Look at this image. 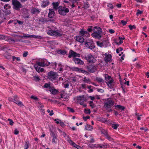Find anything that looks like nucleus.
Returning a JSON list of instances; mask_svg holds the SVG:
<instances>
[{
	"instance_id": "79ce46f5",
	"label": "nucleus",
	"mask_w": 149,
	"mask_h": 149,
	"mask_svg": "<svg viewBox=\"0 0 149 149\" xmlns=\"http://www.w3.org/2000/svg\"><path fill=\"white\" fill-rule=\"evenodd\" d=\"M58 67H59V70L60 71H62L63 70V67L64 66L62 65L61 64H59L58 65Z\"/></svg>"
},
{
	"instance_id": "a18cd8bd",
	"label": "nucleus",
	"mask_w": 149,
	"mask_h": 149,
	"mask_svg": "<svg viewBox=\"0 0 149 149\" xmlns=\"http://www.w3.org/2000/svg\"><path fill=\"white\" fill-rule=\"evenodd\" d=\"M69 86V84L68 82H65L63 84V86L65 88H68Z\"/></svg>"
},
{
	"instance_id": "423d86ee",
	"label": "nucleus",
	"mask_w": 149,
	"mask_h": 149,
	"mask_svg": "<svg viewBox=\"0 0 149 149\" xmlns=\"http://www.w3.org/2000/svg\"><path fill=\"white\" fill-rule=\"evenodd\" d=\"M20 37L22 38H33L39 39L41 38L42 37H41L38 36L30 35L29 34H23L22 36H20Z\"/></svg>"
},
{
	"instance_id": "de8ad7c7",
	"label": "nucleus",
	"mask_w": 149,
	"mask_h": 149,
	"mask_svg": "<svg viewBox=\"0 0 149 149\" xmlns=\"http://www.w3.org/2000/svg\"><path fill=\"white\" fill-rule=\"evenodd\" d=\"M29 148V143L26 142L24 146V149H28Z\"/></svg>"
},
{
	"instance_id": "c9c22d12",
	"label": "nucleus",
	"mask_w": 149,
	"mask_h": 149,
	"mask_svg": "<svg viewBox=\"0 0 149 149\" xmlns=\"http://www.w3.org/2000/svg\"><path fill=\"white\" fill-rule=\"evenodd\" d=\"M57 52L58 54H61L64 55L66 53V52L65 50H59Z\"/></svg>"
},
{
	"instance_id": "72a5a7b5",
	"label": "nucleus",
	"mask_w": 149,
	"mask_h": 149,
	"mask_svg": "<svg viewBox=\"0 0 149 149\" xmlns=\"http://www.w3.org/2000/svg\"><path fill=\"white\" fill-rule=\"evenodd\" d=\"M104 44V47H106L109 45V42L108 40L104 41L103 42Z\"/></svg>"
},
{
	"instance_id": "a878e982",
	"label": "nucleus",
	"mask_w": 149,
	"mask_h": 149,
	"mask_svg": "<svg viewBox=\"0 0 149 149\" xmlns=\"http://www.w3.org/2000/svg\"><path fill=\"white\" fill-rule=\"evenodd\" d=\"M72 70L76 71L79 72H81L82 73H84L85 72V71L79 69V68L77 67H73L72 68Z\"/></svg>"
},
{
	"instance_id": "338daca9",
	"label": "nucleus",
	"mask_w": 149,
	"mask_h": 149,
	"mask_svg": "<svg viewBox=\"0 0 149 149\" xmlns=\"http://www.w3.org/2000/svg\"><path fill=\"white\" fill-rule=\"evenodd\" d=\"M121 23L123 26L127 24V22L125 21L124 20H122L121 21Z\"/></svg>"
},
{
	"instance_id": "473e14b6",
	"label": "nucleus",
	"mask_w": 149,
	"mask_h": 149,
	"mask_svg": "<svg viewBox=\"0 0 149 149\" xmlns=\"http://www.w3.org/2000/svg\"><path fill=\"white\" fill-rule=\"evenodd\" d=\"M96 43L98 46L100 47H104V44L103 43V42H102L100 41H97L96 42Z\"/></svg>"
},
{
	"instance_id": "bf43d9fd",
	"label": "nucleus",
	"mask_w": 149,
	"mask_h": 149,
	"mask_svg": "<svg viewBox=\"0 0 149 149\" xmlns=\"http://www.w3.org/2000/svg\"><path fill=\"white\" fill-rule=\"evenodd\" d=\"M67 109L68 111L72 112H74V110L73 109L70 108V107H67Z\"/></svg>"
},
{
	"instance_id": "09e8293b",
	"label": "nucleus",
	"mask_w": 149,
	"mask_h": 149,
	"mask_svg": "<svg viewBox=\"0 0 149 149\" xmlns=\"http://www.w3.org/2000/svg\"><path fill=\"white\" fill-rule=\"evenodd\" d=\"M13 58L14 61L17 60L18 61H20V58L19 57H16L15 56H13Z\"/></svg>"
},
{
	"instance_id": "37998d69",
	"label": "nucleus",
	"mask_w": 149,
	"mask_h": 149,
	"mask_svg": "<svg viewBox=\"0 0 149 149\" xmlns=\"http://www.w3.org/2000/svg\"><path fill=\"white\" fill-rule=\"evenodd\" d=\"M96 80L97 81L100 82H103L104 80L103 79L100 77H97L96 78Z\"/></svg>"
},
{
	"instance_id": "9b49d317",
	"label": "nucleus",
	"mask_w": 149,
	"mask_h": 149,
	"mask_svg": "<svg viewBox=\"0 0 149 149\" xmlns=\"http://www.w3.org/2000/svg\"><path fill=\"white\" fill-rule=\"evenodd\" d=\"M77 102L80 104L83 105V107H85L86 106V105L83 104V102L85 100V98L84 95L77 97Z\"/></svg>"
},
{
	"instance_id": "412c9836",
	"label": "nucleus",
	"mask_w": 149,
	"mask_h": 149,
	"mask_svg": "<svg viewBox=\"0 0 149 149\" xmlns=\"http://www.w3.org/2000/svg\"><path fill=\"white\" fill-rule=\"evenodd\" d=\"M60 95L61 98H63L65 100L68 99V95L64 91H61Z\"/></svg>"
},
{
	"instance_id": "58836bf2",
	"label": "nucleus",
	"mask_w": 149,
	"mask_h": 149,
	"mask_svg": "<svg viewBox=\"0 0 149 149\" xmlns=\"http://www.w3.org/2000/svg\"><path fill=\"white\" fill-rule=\"evenodd\" d=\"M112 127L114 129L116 130L119 126L117 124H112Z\"/></svg>"
},
{
	"instance_id": "69168bd1",
	"label": "nucleus",
	"mask_w": 149,
	"mask_h": 149,
	"mask_svg": "<svg viewBox=\"0 0 149 149\" xmlns=\"http://www.w3.org/2000/svg\"><path fill=\"white\" fill-rule=\"evenodd\" d=\"M34 79L36 81H38L40 80V79L38 76H35L34 77Z\"/></svg>"
},
{
	"instance_id": "4d7b16f0",
	"label": "nucleus",
	"mask_w": 149,
	"mask_h": 149,
	"mask_svg": "<svg viewBox=\"0 0 149 149\" xmlns=\"http://www.w3.org/2000/svg\"><path fill=\"white\" fill-rule=\"evenodd\" d=\"M142 11L139 10H138L137 11L136 13V15L137 16H138L139 14L142 13Z\"/></svg>"
},
{
	"instance_id": "f03ea898",
	"label": "nucleus",
	"mask_w": 149,
	"mask_h": 149,
	"mask_svg": "<svg viewBox=\"0 0 149 149\" xmlns=\"http://www.w3.org/2000/svg\"><path fill=\"white\" fill-rule=\"evenodd\" d=\"M93 32L91 34V35L93 37L96 38H98L101 37L102 29L99 27H95L93 29Z\"/></svg>"
},
{
	"instance_id": "20e7f679",
	"label": "nucleus",
	"mask_w": 149,
	"mask_h": 149,
	"mask_svg": "<svg viewBox=\"0 0 149 149\" xmlns=\"http://www.w3.org/2000/svg\"><path fill=\"white\" fill-rule=\"evenodd\" d=\"M47 34L51 36H61L62 33L58 30H51L48 31Z\"/></svg>"
},
{
	"instance_id": "f257e3e1",
	"label": "nucleus",
	"mask_w": 149,
	"mask_h": 149,
	"mask_svg": "<svg viewBox=\"0 0 149 149\" xmlns=\"http://www.w3.org/2000/svg\"><path fill=\"white\" fill-rule=\"evenodd\" d=\"M104 77L105 82L107 84L109 88L110 89H113L114 87L115 86V83L112 78L107 74H104ZM113 90H114V89H113Z\"/></svg>"
},
{
	"instance_id": "4468645a",
	"label": "nucleus",
	"mask_w": 149,
	"mask_h": 149,
	"mask_svg": "<svg viewBox=\"0 0 149 149\" xmlns=\"http://www.w3.org/2000/svg\"><path fill=\"white\" fill-rule=\"evenodd\" d=\"M68 142L72 146L76 148L77 149H82V148L80 146L77 145L72 140L70 139L68 140Z\"/></svg>"
},
{
	"instance_id": "052dcab7",
	"label": "nucleus",
	"mask_w": 149,
	"mask_h": 149,
	"mask_svg": "<svg viewBox=\"0 0 149 149\" xmlns=\"http://www.w3.org/2000/svg\"><path fill=\"white\" fill-rule=\"evenodd\" d=\"M44 87L46 88H49L50 87V85L48 84H45L44 86Z\"/></svg>"
},
{
	"instance_id": "864d4df0",
	"label": "nucleus",
	"mask_w": 149,
	"mask_h": 149,
	"mask_svg": "<svg viewBox=\"0 0 149 149\" xmlns=\"http://www.w3.org/2000/svg\"><path fill=\"white\" fill-rule=\"evenodd\" d=\"M84 32V33H85L84 36H85L86 37H89L90 36V34L87 31H86V32Z\"/></svg>"
},
{
	"instance_id": "49530a36",
	"label": "nucleus",
	"mask_w": 149,
	"mask_h": 149,
	"mask_svg": "<svg viewBox=\"0 0 149 149\" xmlns=\"http://www.w3.org/2000/svg\"><path fill=\"white\" fill-rule=\"evenodd\" d=\"M47 112L49 113V115L50 116H52L54 114L52 110L50 111L49 109H48L47 110Z\"/></svg>"
},
{
	"instance_id": "a19ab883",
	"label": "nucleus",
	"mask_w": 149,
	"mask_h": 149,
	"mask_svg": "<svg viewBox=\"0 0 149 149\" xmlns=\"http://www.w3.org/2000/svg\"><path fill=\"white\" fill-rule=\"evenodd\" d=\"M37 106L39 110H42V109H43V106L42 104L38 103L37 104Z\"/></svg>"
},
{
	"instance_id": "1a4fd4ad",
	"label": "nucleus",
	"mask_w": 149,
	"mask_h": 149,
	"mask_svg": "<svg viewBox=\"0 0 149 149\" xmlns=\"http://www.w3.org/2000/svg\"><path fill=\"white\" fill-rule=\"evenodd\" d=\"M40 64L39 61L36 62V64L34 65V67L36 71L38 72H42L44 70V69L40 67Z\"/></svg>"
},
{
	"instance_id": "f8f14e48",
	"label": "nucleus",
	"mask_w": 149,
	"mask_h": 149,
	"mask_svg": "<svg viewBox=\"0 0 149 149\" xmlns=\"http://www.w3.org/2000/svg\"><path fill=\"white\" fill-rule=\"evenodd\" d=\"M69 55L68 56L69 58H71L72 57H79L80 56V54L76 53L72 50L70 51L69 52Z\"/></svg>"
},
{
	"instance_id": "0e129e2a",
	"label": "nucleus",
	"mask_w": 149,
	"mask_h": 149,
	"mask_svg": "<svg viewBox=\"0 0 149 149\" xmlns=\"http://www.w3.org/2000/svg\"><path fill=\"white\" fill-rule=\"evenodd\" d=\"M54 121H56V123L57 124L60 123L61 122V120L58 119H55L54 120Z\"/></svg>"
},
{
	"instance_id": "e2e57ef3",
	"label": "nucleus",
	"mask_w": 149,
	"mask_h": 149,
	"mask_svg": "<svg viewBox=\"0 0 149 149\" xmlns=\"http://www.w3.org/2000/svg\"><path fill=\"white\" fill-rule=\"evenodd\" d=\"M89 104L90 105V106L92 108H93L94 107V104H93V101H90L89 102Z\"/></svg>"
},
{
	"instance_id": "cd10ccee",
	"label": "nucleus",
	"mask_w": 149,
	"mask_h": 149,
	"mask_svg": "<svg viewBox=\"0 0 149 149\" xmlns=\"http://www.w3.org/2000/svg\"><path fill=\"white\" fill-rule=\"evenodd\" d=\"M49 91L53 95H55L58 92V91L54 88H51Z\"/></svg>"
},
{
	"instance_id": "13d9d810",
	"label": "nucleus",
	"mask_w": 149,
	"mask_h": 149,
	"mask_svg": "<svg viewBox=\"0 0 149 149\" xmlns=\"http://www.w3.org/2000/svg\"><path fill=\"white\" fill-rule=\"evenodd\" d=\"M135 115L136 116H137V118L138 119V120H141V117H140V116H141V115H140V116H139L138 115V114L137 113H135Z\"/></svg>"
},
{
	"instance_id": "f704fd0d",
	"label": "nucleus",
	"mask_w": 149,
	"mask_h": 149,
	"mask_svg": "<svg viewBox=\"0 0 149 149\" xmlns=\"http://www.w3.org/2000/svg\"><path fill=\"white\" fill-rule=\"evenodd\" d=\"M88 88L89 89L88 91L90 93L92 92L94 88V87H93L91 86H88Z\"/></svg>"
},
{
	"instance_id": "5fc2aeb1",
	"label": "nucleus",
	"mask_w": 149,
	"mask_h": 149,
	"mask_svg": "<svg viewBox=\"0 0 149 149\" xmlns=\"http://www.w3.org/2000/svg\"><path fill=\"white\" fill-rule=\"evenodd\" d=\"M8 121H9V124L10 125H13L14 122L12 120L10 119H8Z\"/></svg>"
},
{
	"instance_id": "3c124183",
	"label": "nucleus",
	"mask_w": 149,
	"mask_h": 149,
	"mask_svg": "<svg viewBox=\"0 0 149 149\" xmlns=\"http://www.w3.org/2000/svg\"><path fill=\"white\" fill-rule=\"evenodd\" d=\"M84 112L86 114H89L90 113L91 111L89 109H85L84 110Z\"/></svg>"
},
{
	"instance_id": "603ef678",
	"label": "nucleus",
	"mask_w": 149,
	"mask_h": 149,
	"mask_svg": "<svg viewBox=\"0 0 149 149\" xmlns=\"http://www.w3.org/2000/svg\"><path fill=\"white\" fill-rule=\"evenodd\" d=\"M84 32H86V31L81 30L80 32V34L82 36H84L85 33H84Z\"/></svg>"
},
{
	"instance_id": "ddd939ff",
	"label": "nucleus",
	"mask_w": 149,
	"mask_h": 149,
	"mask_svg": "<svg viewBox=\"0 0 149 149\" xmlns=\"http://www.w3.org/2000/svg\"><path fill=\"white\" fill-rule=\"evenodd\" d=\"M125 38L124 37H119V38L114 39V41L116 44L119 45L123 42V40Z\"/></svg>"
},
{
	"instance_id": "39448f33",
	"label": "nucleus",
	"mask_w": 149,
	"mask_h": 149,
	"mask_svg": "<svg viewBox=\"0 0 149 149\" xmlns=\"http://www.w3.org/2000/svg\"><path fill=\"white\" fill-rule=\"evenodd\" d=\"M58 10L59 14L63 15H66V13L69 12V11L68 8L61 6L58 8Z\"/></svg>"
},
{
	"instance_id": "4be33fe9",
	"label": "nucleus",
	"mask_w": 149,
	"mask_h": 149,
	"mask_svg": "<svg viewBox=\"0 0 149 149\" xmlns=\"http://www.w3.org/2000/svg\"><path fill=\"white\" fill-rule=\"evenodd\" d=\"M88 70L91 72H93L95 71L96 70V68L95 66L91 65L88 67Z\"/></svg>"
},
{
	"instance_id": "774afa93",
	"label": "nucleus",
	"mask_w": 149,
	"mask_h": 149,
	"mask_svg": "<svg viewBox=\"0 0 149 149\" xmlns=\"http://www.w3.org/2000/svg\"><path fill=\"white\" fill-rule=\"evenodd\" d=\"M28 55V52H25L23 54L24 57H26Z\"/></svg>"
},
{
	"instance_id": "b1692460",
	"label": "nucleus",
	"mask_w": 149,
	"mask_h": 149,
	"mask_svg": "<svg viewBox=\"0 0 149 149\" xmlns=\"http://www.w3.org/2000/svg\"><path fill=\"white\" fill-rule=\"evenodd\" d=\"M54 14L55 13L53 9H49V12L48 15V16L50 18L53 17L54 16Z\"/></svg>"
},
{
	"instance_id": "f3484780",
	"label": "nucleus",
	"mask_w": 149,
	"mask_h": 149,
	"mask_svg": "<svg viewBox=\"0 0 149 149\" xmlns=\"http://www.w3.org/2000/svg\"><path fill=\"white\" fill-rule=\"evenodd\" d=\"M104 55V60L106 62H108L111 60V56L110 54L106 53Z\"/></svg>"
},
{
	"instance_id": "e433bc0d",
	"label": "nucleus",
	"mask_w": 149,
	"mask_h": 149,
	"mask_svg": "<svg viewBox=\"0 0 149 149\" xmlns=\"http://www.w3.org/2000/svg\"><path fill=\"white\" fill-rule=\"evenodd\" d=\"M83 81L86 83H90V81L88 78L84 77L83 79Z\"/></svg>"
},
{
	"instance_id": "0eeeda50",
	"label": "nucleus",
	"mask_w": 149,
	"mask_h": 149,
	"mask_svg": "<svg viewBox=\"0 0 149 149\" xmlns=\"http://www.w3.org/2000/svg\"><path fill=\"white\" fill-rule=\"evenodd\" d=\"M86 59L90 63H95L96 59L90 54H88L86 56Z\"/></svg>"
},
{
	"instance_id": "7c9ffc66",
	"label": "nucleus",
	"mask_w": 149,
	"mask_h": 149,
	"mask_svg": "<svg viewBox=\"0 0 149 149\" xmlns=\"http://www.w3.org/2000/svg\"><path fill=\"white\" fill-rule=\"evenodd\" d=\"M14 102H15V103L16 104H17V105L19 106H23V104L21 102L16 100L15 99H14Z\"/></svg>"
},
{
	"instance_id": "ea45409f",
	"label": "nucleus",
	"mask_w": 149,
	"mask_h": 149,
	"mask_svg": "<svg viewBox=\"0 0 149 149\" xmlns=\"http://www.w3.org/2000/svg\"><path fill=\"white\" fill-rule=\"evenodd\" d=\"M53 138L52 139V142L53 143H56L57 142V138L54 134H53Z\"/></svg>"
},
{
	"instance_id": "7ed1b4c3",
	"label": "nucleus",
	"mask_w": 149,
	"mask_h": 149,
	"mask_svg": "<svg viewBox=\"0 0 149 149\" xmlns=\"http://www.w3.org/2000/svg\"><path fill=\"white\" fill-rule=\"evenodd\" d=\"M47 76L50 80L53 81L57 79L58 75L56 72L51 71L48 73Z\"/></svg>"
},
{
	"instance_id": "2eb2a0df",
	"label": "nucleus",
	"mask_w": 149,
	"mask_h": 149,
	"mask_svg": "<svg viewBox=\"0 0 149 149\" xmlns=\"http://www.w3.org/2000/svg\"><path fill=\"white\" fill-rule=\"evenodd\" d=\"M40 65L42 67H44L45 65H48L50 64L49 62H48L46 59H43L41 60V61H39Z\"/></svg>"
},
{
	"instance_id": "6ab92c4d",
	"label": "nucleus",
	"mask_w": 149,
	"mask_h": 149,
	"mask_svg": "<svg viewBox=\"0 0 149 149\" xmlns=\"http://www.w3.org/2000/svg\"><path fill=\"white\" fill-rule=\"evenodd\" d=\"M50 0H43L42 1L41 6L42 8H45L49 4Z\"/></svg>"
},
{
	"instance_id": "c756f323",
	"label": "nucleus",
	"mask_w": 149,
	"mask_h": 149,
	"mask_svg": "<svg viewBox=\"0 0 149 149\" xmlns=\"http://www.w3.org/2000/svg\"><path fill=\"white\" fill-rule=\"evenodd\" d=\"M104 135L106 136V138L109 141H113V139L108 134H107L106 132L104 133Z\"/></svg>"
},
{
	"instance_id": "393cba45",
	"label": "nucleus",
	"mask_w": 149,
	"mask_h": 149,
	"mask_svg": "<svg viewBox=\"0 0 149 149\" xmlns=\"http://www.w3.org/2000/svg\"><path fill=\"white\" fill-rule=\"evenodd\" d=\"M31 13L34 14H37L38 13L40 12V10L39 9L35 8H33L31 10Z\"/></svg>"
},
{
	"instance_id": "dca6fc26",
	"label": "nucleus",
	"mask_w": 149,
	"mask_h": 149,
	"mask_svg": "<svg viewBox=\"0 0 149 149\" xmlns=\"http://www.w3.org/2000/svg\"><path fill=\"white\" fill-rule=\"evenodd\" d=\"M113 104V102L111 100H109L105 103L104 104V106L106 107L110 108L112 107Z\"/></svg>"
},
{
	"instance_id": "4c0bfd02",
	"label": "nucleus",
	"mask_w": 149,
	"mask_h": 149,
	"mask_svg": "<svg viewBox=\"0 0 149 149\" xmlns=\"http://www.w3.org/2000/svg\"><path fill=\"white\" fill-rule=\"evenodd\" d=\"M115 107L117 108H118L119 109L123 110L124 109V107L120 105H117L115 106Z\"/></svg>"
},
{
	"instance_id": "aec40b11",
	"label": "nucleus",
	"mask_w": 149,
	"mask_h": 149,
	"mask_svg": "<svg viewBox=\"0 0 149 149\" xmlns=\"http://www.w3.org/2000/svg\"><path fill=\"white\" fill-rule=\"evenodd\" d=\"M73 60L75 62V63L76 64H79L81 65H83L84 64V62L83 61H82L79 58H74L73 59Z\"/></svg>"
},
{
	"instance_id": "c85d7f7f",
	"label": "nucleus",
	"mask_w": 149,
	"mask_h": 149,
	"mask_svg": "<svg viewBox=\"0 0 149 149\" xmlns=\"http://www.w3.org/2000/svg\"><path fill=\"white\" fill-rule=\"evenodd\" d=\"M93 128V127L90 125H87L85 126V129L87 130L91 131Z\"/></svg>"
},
{
	"instance_id": "6e6552de",
	"label": "nucleus",
	"mask_w": 149,
	"mask_h": 149,
	"mask_svg": "<svg viewBox=\"0 0 149 149\" xmlns=\"http://www.w3.org/2000/svg\"><path fill=\"white\" fill-rule=\"evenodd\" d=\"M12 3L14 6V8L17 10L21 7V5L19 2L17 0H13Z\"/></svg>"
},
{
	"instance_id": "2f4dec72",
	"label": "nucleus",
	"mask_w": 149,
	"mask_h": 149,
	"mask_svg": "<svg viewBox=\"0 0 149 149\" xmlns=\"http://www.w3.org/2000/svg\"><path fill=\"white\" fill-rule=\"evenodd\" d=\"M52 4L54 8L56 9L59 5V3L58 2H53L52 3Z\"/></svg>"
},
{
	"instance_id": "a211bd4d",
	"label": "nucleus",
	"mask_w": 149,
	"mask_h": 149,
	"mask_svg": "<svg viewBox=\"0 0 149 149\" xmlns=\"http://www.w3.org/2000/svg\"><path fill=\"white\" fill-rule=\"evenodd\" d=\"M97 147L100 148H105L109 147V144L104 143L102 144H98L97 145Z\"/></svg>"
},
{
	"instance_id": "6e6d98bb",
	"label": "nucleus",
	"mask_w": 149,
	"mask_h": 149,
	"mask_svg": "<svg viewBox=\"0 0 149 149\" xmlns=\"http://www.w3.org/2000/svg\"><path fill=\"white\" fill-rule=\"evenodd\" d=\"M92 26H89L88 27V29H87V30L88 31L90 32L92 31H93V30L92 29Z\"/></svg>"
},
{
	"instance_id": "bb28decb",
	"label": "nucleus",
	"mask_w": 149,
	"mask_h": 149,
	"mask_svg": "<svg viewBox=\"0 0 149 149\" xmlns=\"http://www.w3.org/2000/svg\"><path fill=\"white\" fill-rule=\"evenodd\" d=\"M10 5L8 4H7L5 5L4 6V9L3 11L4 12H6L7 11V10L10 9Z\"/></svg>"
},
{
	"instance_id": "680f3d73",
	"label": "nucleus",
	"mask_w": 149,
	"mask_h": 149,
	"mask_svg": "<svg viewBox=\"0 0 149 149\" xmlns=\"http://www.w3.org/2000/svg\"><path fill=\"white\" fill-rule=\"evenodd\" d=\"M90 118V117L88 116H87L86 117H83V118L84 120L86 121L87 119Z\"/></svg>"
},
{
	"instance_id": "5701e85b",
	"label": "nucleus",
	"mask_w": 149,
	"mask_h": 149,
	"mask_svg": "<svg viewBox=\"0 0 149 149\" xmlns=\"http://www.w3.org/2000/svg\"><path fill=\"white\" fill-rule=\"evenodd\" d=\"M75 39L76 41L81 43H83L84 41V39L83 37L79 36H77Z\"/></svg>"
},
{
	"instance_id": "9d476101",
	"label": "nucleus",
	"mask_w": 149,
	"mask_h": 149,
	"mask_svg": "<svg viewBox=\"0 0 149 149\" xmlns=\"http://www.w3.org/2000/svg\"><path fill=\"white\" fill-rule=\"evenodd\" d=\"M85 46L87 48L92 49L94 47L93 41L91 39H88L85 43Z\"/></svg>"
},
{
	"instance_id": "c03bdc74",
	"label": "nucleus",
	"mask_w": 149,
	"mask_h": 149,
	"mask_svg": "<svg viewBox=\"0 0 149 149\" xmlns=\"http://www.w3.org/2000/svg\"><path fill=\"white\" fill-rule=\"evenodd\" d=\"M123 50V49L122 48L119 47L117 49L116 52L117 53H119L120 52H122Z\"/></svg>"
},
{
	"instance_id": "8fccbe9b",
	"label": "nucleus",
	"mask_w": 149,
	"mask_h": 149,
	"mask_svg": "<svg viewBox=\"0 0 149 149\" xmlns=\"http://www.w3.org/2000/svg\"><path fill=\"white\" fill-rule=\"evenodd\" d=\"M31 97L32 99L35 100L36 101H38V98L36 96L32 95L31 96Z\"/></svg>"
}]
</instances>
